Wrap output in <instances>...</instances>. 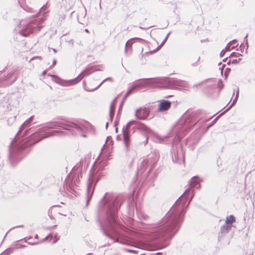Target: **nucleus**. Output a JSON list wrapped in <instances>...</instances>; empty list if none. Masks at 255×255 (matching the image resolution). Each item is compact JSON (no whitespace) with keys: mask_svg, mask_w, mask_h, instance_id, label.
<instances>
[{"mask_svg":"<svg viewBox=\"0 0 255 255\" xmlns=\"http://www.w3.org/2000/svg\"><path fill=\"white\" fill-rule=\"evenodd\" d=\"M189 186L190 188L186 189L158 225L150 229L148 235L151 240L171 238L177 233L186 212V201L183 200L191 191V188H199L200 186L197 176L191 179Z\"/></svg>","mask_w":255,"mask_h":255,"instance_id":"1","label":"nucleus"},{"mask_svg":"<svg viewBox=\"0 0 255 255\" xmlns=\"http://www.w3.org/2000/svg\"><path fill=\"white\" fill-rule=\"evenodd\" d=\"M123 202L121 197H116L109 193H105L99 205V210L105 214V220L101 224V229L103 234L114 242L128 245L130 243V238L123 236L117 231L118 225L116 218Z\"/></svg>","mask_w":255,"mask_h":255,"instance_id":"2","label":"nucleus"},{"mask_svg":"<svg viewBox=\"0 0 255 255\" xmlns=\"http://www.w3.org/2000/svg\"><path fill=\"white\" fill-rule=\"evenodd\" d=\"M58 127L66 130H71V133L73 134H76L83 131V128L74 123L68 124L60 121L51 122L47 123L44 127L39 128L37 131L30 135L29 140L31 143L29 144L30 145L34 144L45 137L63 133L64 132L62 131L53 130L51 132H46L43 134H41L48 129L56 128Z\"/></svg>","mask_w":255,"mask_h":255,"instance_id":"3","label":"nucleus"},{"mask_svg":"<svg viewBox=\"0 0 255 255\" xmlns=\"http://www.w3.org/2000/svg\"><path fill=\"white\" fill-rule=\"evenodd\" d=\"M109 159V157H108L106 160H103L98 163L95 162L90 170L87 189V206L91 200L94 191L95 186L103 175L102 171L107 165V162Z\"/></svg>","mask_w":255,"mask_h":255,"instance_id":"4","label":"nucleus"},{"mask_svg":"<svg viewBox=\"0 0 255 255\" xmlns=\"http://www.w3.org/2000/svg\"><path fill=\"white\" fill-rule=\"evenodd\" d=\"M44 20V18H41L39 20H34L28 22H26L25 20H22L16 30L19 34L23 36H27L35 30H40L42 26L40 24Z\"/></svg>","mask_w":255,"mask_h":255,"instance_id":"5","label":"nucleus"},{"mask_svg":"<svg viewBox=\"0 0 255 255\" xmlns=\"http://www.w3.org/2000/svg\"><path fill=\"white\" fill-rule=\"evenodd\" d=\"M93 72L94 70L93 68L86 69L79 74L77 77L69 80H64L56 76H53L55 78L54 81L56 83L63 86H70L78 83L84 76L89 75Z\"/></svg>","mask_w":255,"mask_h":255,"instance_id":"6","label":"nucleus"},{"mask_svg":"<svg viewBox=\"0 0 255 255\" xmlns=\"http://www.w3.org/2000/svg\"><path fill=\"white\" fill-rule=\"evenodd\" d=\"M196 121H193L191 116L184 115L177 124L176 127L179 130V134L185 133L196 123Z\"/></svg>","mask_w":255,"mask_h":255,"instance_id":"7","label":"nucleus"},{"mask_svg":"<svg viewBox=\"0 0 255 255\" xmlns=\"http://www.w3.org/2000/svg\"><path fill=\"white\" fill-rule=\"evenodd\" d=\"M158 161V157L156 155H153L151 157L145 158L140 163L138 167V172L142 173L146 169L148 166H150L149 171L152 170L155 166Z\"/></svg>","mask_w":255,"mask_h":255,"instance_id":"8","label":"nucleus"},{"mask_svg":"<svg viewBox=\"0 0 255 255\" xmlns=\"http://www.w3.org/2000/svg\"><path fill=\"white\" fill-rule=\"evenodd\" d=\"M135 123V121H130L126 125V127H124L123 128L124 142L127 151L129 150L130 144V137L129 135L128 129L129 128L130 125Z\"/></svg>","mask_w":255,"mask_h":255,"instance_id":"9","label":"nucleus"},{"mask_svg":"<svg viewBox=\"0 0 255 255\" xmlns=\"http://www.w3.org/2000/svg\"><path fill=\"white\" fill-rule=\"evenodd\" d=\"M149 86L152 87H162L164 86L165 79L162 78H147Z\"/></svg>","mask_w":255,"mask_h":255,"instance_id":"10","label":"nucleus"},{"mask_svg":"<svg viewBox=\"0 0 255 255\" xmlns=\"http://www.w3.org/2000/svg\"><path fill=\"white\" fill-rule=\"evenodd\" d=\"M149 113V112L146 108H140L136 111L135 115L139 120H144L147 118Z\"/></svg>","mask_w":255,"mask_h":255,"instance_id":"11","label":"nucleus"},{"mask_svg":"<svg viewBox=\"0 0 255 255\" xmlns=\"http://www.w3.org/2000/svg\"><path fill=\"white\" fill-rule=\"evenodd\" d=\"M159 104L158 105V111L159 112H164L168 110L171 107V103L169 101L160 100L158 101Z\"/></svg>","mask_w":255,"mask_h":255,"instance_id":"12","label":"nucleus"},{"mask_svg":"<svg viewBox=\"0 0 255 255\" xmlns=\"http://www.w3.org/2000/svg\"><path fill=\"white\" fill-rule=\"evenodd\" d=\"M138 82L133 85L134 89L141 87L149 86V82L147 79H140L137 81Z\"/></svg>","mask_w":255,"mask_h":255,"instance_id":"13","label":"nucleus"},{"mask_svg":"<svg viewBox=\"0 0 255 255\" xmlns=\"http://www.w3.org/2000/svg\"><path fill=\"white\" fill-rule=\"evenodd\" d=\"M231 225L225 224L221 227L220 232L219 234V238L225 235L231 229Z\"/></svg>","mask_w":255,"mask_h":255,"instance_id":"14","label":"nucleus"},{"mask_svg":"<svg viewBox=\"0 0 255 255\" xmlns=\"http://www.w3.org/2000/svg\"><path fill=\"white\" fill-rule=\"evenodd\" d=\"M33 118V116H31L29 119H28L26 121H25V122L23 124V125L20 128V129H19L18 132H17V133L16 134V135H15V138L16 137L17 134H19L20 133V132H21L23 130V128L24 127H28L29 126L30 123L32 121Z\"/></svg>","mask_w":255,"mask_h":255,"instance_id":"15","label":"nucleus"},{"mask_svg":"<svg viewBox=\"0 0 255 255\" xmlns=\"http://www.w3.org/2000/svg\"><path fill=\"white\" fill-rule=\"evenodd\" d=\"M14 145V141L13 140L11 141L10 145H9V157L10 160H12L14 155L15 152V148L13 147Z\"/></svg>","mask_w":255,"mask_h":255,"instance_id":"16","label":"nucleus"},{"mask_svg":"<svg viewBox=\"0 0 255 255\" xmlns=\"http://www.w3.org/2000/svg\"><path fill=\"white\" fill-rule=\"evenodd\" d=\"M134 39H137V40H143V39L140 38H131L129 40H128L126 43V45H125V52H127V50H128V47H130L131 46V45H132V41L133 40H134Z\"/></svg>","mask_w":255,"mask_h":255,"instance_id":"17","label":"nucleus"},{"mask_svg":"<svg viewBox=\"0 0 255 255\" xmlns=\"http://www.w3.org/2000/svg\"><path fill=\"white\" fill-rule=\"evenodd\" d=\"M239 90L238 89L237 92L236 97L234 99L232 104L229 106V107L225 112H224L222 114H221L220 115H223L225 112H226V111H228L231 108V107H232L236 103V102H237V100L238 99V98H239Z\"/></svg>","mask_w":255,"mask_h":255,"instance_id":"18","label":"nucleus"},{"mask_svg":"<svg viewBox=\"0 0 255 255\" xmlns=\"http://www.w3.org/2000/svg\"><path fill=\"white\" fill-rule=\"evenodd\" d=\"M235 221V217L233 215H230L226 217L225 224L231 225Z\"/></svg>","mask_w":255,"mask_h":255,"instance_id":"19","label":"nucleus"},{"mask_svg":"<svg viewBox=\"0 0 255 255\" xmlns=\"http://www.w3.org/2000/svg\"><path fill=\"white\" fill-rule=\"evenodd\" d=\"M139 128L141 130L145 131L147 133H150L151 132V129L143 124L140 125Z\"/></svg>","mask_w":255,"mask_h":255,"instance_id":"20","label":"nucleus"},{"mask_svg":"<svg viewBox=\"0 0 255 255\" xmlns=\"http://www.w3.org/2000/svg\"><path fill=\"white\" fill-rule=\"evenodd\" d=\"M47 4L48 3L47 2L46 4L43 5L39 9V12H44L43 15L44 17L47 16L46 14L47 13V11H46V10L48 8Z\"/></svg>","mask_w":255,"mask_h":255,"instance_id":"21","label":"nucleus"},{"mask_svg":"<svg viewBox=\"0 0 255 255\" xmlns=\"http://www.w3.org/2000/svg\"><path fill=\"white\" fill-rule=\"evenodd\" d=\"M13 248H10L5 250L0 255H9L13 252Z\"/></svg>","mask_w":255,"mask_h":255,"instance_id":"22","label":"nucleus"},{"mask_svg":"<svg viewBox=\"0 0 255 255\" xmlns=\"http://www.w3.org/2000/svg\"><path fill=\"white\" fill-rule=\"evenodd\" d=\"M134 90H135V89L133 86L128 88V91L127 92V93H126V94L125 95V96L124 97V100H125L127 98V97L132 92V91Z\"/></svg>","mask_w":255,"mask_h":255,"instance_id":"23","label":"nucleus"},{"mask_svg":"<svg viewBox=\"0 0 255 255\" xmlns=\"http://www.w3.org/2000/svg\"><path fill=\"white\" fill-rule=\"evenodd\" d=\"M117 98H116L111 103L110 105V112H115V107Z\"/></svg>","mask_w":255,"mask_h":255,"instance_id":"24","label":"nucleus"},{"mask_svg":"<svg viewBox=\"0 0 255 255\" xmlns=\"http://www.w3.org/2000/svg\"><path fill=\"white\" fill-rule=\"evenodd\" d=\"M166 41H167L166 39L164 38V40H163V41L162 42V43L160 44V45L156 49H155L153 51H150L149 53L152 54V53L157 51L158 50H159L162 46V45L165 43V42Z\"/></svg>","mask_w":255,"mask_h":255,"instance_id":"25","label":"nucleus"},{"mask_svg":"<svg viewBox=\"0 0 255 255\" xmlns=\"http://www.w3.org/2000/svg\"><path fill=\"white\" fill-rule=\"evenodd\" d=\"M20 5H21V6L23 8V9H24L25 10L28 11V12H32V9L27 6H24V5H23L20 2H19Z\"/></svg>","mask_w":255,"mask_h":255,"instance_id":"26","label":"nucleus"},{"mask_svg":"<svg viewBox=\"0 0 255 255\" xmlns=\"http://www.w3.org/2000/svg\"><path fill=\"white\" fill-rule=\"evenodd\" d=\"M173 82L175 85L179 86H182L184 83L183 81L178 80H174Z\"/></svg>","mask_w":255,"mask_h":255,"instance_id":"27","label":"nucleus"},{"mask_svg":"<svg viewBox=\"0 0 255 255\" xmlns=\"http://www.w3.org/2000/svg\"><path fill=\"white\" fill-rule=\"evenodd\" d=\"M112 79L110 77H108V78H106L105 80H104L101 83V84L96 88H95L94 90H96L97 89H98L104 82H105V81H111L112 82Z\"/></svg>","mask_w":255,"mask_h":255,"instance_id":"28","label":"nucleus"},{"mask_svg":"<svg viewBox=\"0 0 255 255\" xmlns=\"http://www.w3.org/2000/svg\"><path fill=\"white\" fill-rule=\"evenodd\" d=\"M218 87L221 89H222L223 87V84L222 83V81L220 80L219 81L218 84Z\"/></svg>","mask_w":255,"mask_h":255,"instance_id":"29","label":"nucleus"},{"mask_svg":"<svg viewBox=\"0 0 255 255\" xmlns=\"http://www.w3.org/2000/svg\"><path fill=\"white\" fill-rule=\"evenodd\" d=\"M114 113H115V112H110L109 116H110V121H111V122L112 121L113 119V118H114Z\"/></svg>","mask_w":255,"mask_h":255,"instance_id":"30","label":"nucleus"},{"mask_svg":"<svg viewBox=\"0 0 255 255\" xmlns=\"http://www.w3.org/2000/svg\"><path fill=\"white\" fill-rule=\"evenodd\" d=\"M66 42H68L69 44H70L72 46L73 45L74 41L72 39H70L66 40Z\"/></svg>","mask_w":255,"mask_h":255,"instance_id":"31","label":"nucleus"},{"mask_svg":"<svg viewBox=\"0 0 255 255\" xmlns=\"http://www.w3.org/2000/svg\"><path fill=\"white\" fill-rule=\"evenodd\" d=\"M241 60V59H234L232 61V63L236 64L239 62V61Z\"/></svg>","mask_w":255,"mask_h":255,"instance_id":"32","label":"nucleus"},{"mask_svg":"<svg viewBox=\"0 0 255 255\" xmlns=\"http://www.w3.org/2000/svg\"><path fill=\"white\" fill-rule=\"evenodd\" d=\"M230 44H229V43L227 45L224 50H225L226 51H230Z\"/></svg>","mask_w":255,"mask_h":255,"instance_id":"33","label":"nucleus"},{"mask_svg":"<svg viewBox=\"0 0 255 255\" xmlns=\"http://www.w3.org/2000/svg\"><path fill=\"white\" fill-rule=\"evenodd\" d=\"M230 71V68H227L225 71V75L226 76H227L228 74V73H229Z\"/></svg>","mask_w":255,"mask_h":255,"instance_id":"34","label":"nucleus"},{"mask_svg":"<svg viewBox=\"0 0 255 255\" xmlns=\"http://www.w3.org/2000/svg\"><path fill=\"white\" fill-rule=\"evenodd\" d=\"M226 53V51L225 50L223 49L221 51V53H220V56L221 57H223L224 56V55H225Z\"/></svg>","mask_w":255,"mask_h":255,"instance_id":"35","label":"nucleus"},{"mask_svg":"<svg viewBox=\"0 0 255 255\" xmlns=\"http://www.w3.org/2000/svg\"><path fill=\"white\" fill-rule=\"evenodd\" d=\"M52 214V212L50 210H49L48 211V215H49V216L50 217V218L51 219H53V217L51 215Z\"/></svg>","mask_w":255,"mask_h":255,"instance_id":"36","label":"nucleus"},{"mask_svg":"<svg viewBox=\"0 0 255 255\" xmlns=\"http://www.w3.org/2000/svg\"><path fill=\"white\" fill-rule=\"evenodd\" d=\"M236 42H237V40L236 39H234V40H233L232 41L229 42V44L232 45V44H235Z\"/></svg>","mask_w":255,"mask_h":255,"instance_id":"37","label":"nucleus"},{"mask_svg":"<svg viewBox=\"0 0 255 255\" xmlns=\"http://www.w3.org/2000/svg\"><path fill=\"white\" fill-rule=\"evenodd\" d=\"M235 55H236V53L233 52L230 54V55L229 56V57L235 56Z\"/></svg>","mask_w":255,"mask_h":255,"instance_id":"38","label":"nucleus"},{"mask_svg":"<svg viewBox=\"0 0 255 255\" xmlns=\"http://www.w3.org/2000/svg\"><path fill=\"white\" fill-rule=\"evenodd\" d=\"M56 64V60L55 59H54L53 60V62H52V66L55 65Z\"/></svg>","mask_w":255,"mask_h":255,"instance_id":"39","label":"nucleus"},{"mask_svg":"<svg viewBox=\"0 0 255 255\" xmlns=\"http://www.w3.org/2000/svg\"><path fill=\"white\" fill-rule=\"evenodd\" d=\"M225 66V64H223L222 66V68L220 67L219 68L221 69V72L222 73L223 72V68Z\"/></svg>","mask_w":255,"mask_h":255,"instance_id":"40","label":"nucleus"},{"mask_svg":"<svg viewBox=\"0 0 255 255\" xmlns=\"http://www.w3.org/2000/svg\"><path fill=\"white\" fill-rule=\"evenodd\" d=\"M30 245H36L38 244V243H31V242H29L28 243Z\"/></svg>","mask_w":255,"mask_h":255,"instance_id":"41","label":"nucleus"},{"mask_svg":"<svg viewBox=\"0 0 255 255\" xmlns=\"http://www.w3.org/2000/svg\"><path fill=\"white\" fill-rule=\"evenodd\" d=\"M170 32H169V33L166 35V36H165V38H166V40H167V39H168V36H169V35H170Z\"/></svg>","mask_w":255,"mask_h":255,"instance_id":"42","label":"nucleus"},{"mask_svg":"<svg viewBox=\"0 0 255 255\" xmlns=\"http://www.w3.org/2000/svg\"><path fill=\"white\" fill-rule=\"evenodd\" d=\"M175 158L176 160L177 159V158H178V153H177V154H176L175 153Z\"/></svg>","mask_w":255,"mask_h":255,"instance_id":"43","label":"nucleus"},{"mask_svg":"<svg viewBox=\"0 0 255 255\" xmlns=\"http://www.w3.org/2000/svg\"><path fill=\"white\" fill-rule=\"evenodd\" d=\"M238 55H241V56H242V55H241V54H239V53H236V55H235V57H238Z\"/></svg>","mask_w":255,"mask_h":255,"instance_id":"44","label":"nucleus"},{"mask_svg":"<svg viewBox=\"0 0 255 255\" xmlns=\"http://www.w3.org/2000/svg\"><path fill=\"white\" fill-rule=\"evenodd\" d=\"M122 106H123V105H122V103H121L120 104V107H119V111L121 110V109L122 108Z\"/></svg>","mask_w":255,"mask_h":255,"instance_id":"45","label":"nucleus"},{"mask_svg":"<svg viewBox=\"0 0 255 255\" xmlns=\"http://www.w3.org/2000/svg\"><path fill=\"white\" fill-rule=\"evenodd\" d=\"M247 37H248V35H246V36L245 37V39H246V44H248V41H247Z\"/></svg>","mask_w":255,"mask_h":255,"instance_id":"46","label":"nucleus"},{"mask_svg":"<svg viewBox=\"0 0 255 255\" xmlns=\"http://www.w3.org/2000/svg\"><path fill=\"white\" fill-rule=\"evenodd\" d=\"M10 76H11V75H10V74L7 75L6 76V79H7L9 78Z\"/></svg>","mask_w":255,"mask_h":255,"instance_id":"47","label":"nucleus"},{"mask_svg":"<svg viewBox=\"0 0 255 255\" xmlns=\"http://www.w3.org/2000/svg\"><path fill=\"white\" fill-rule=\"evenodd\" d=\"M52 50L53 51V52H54L55 53H56L57 52V50H56L55 49H54V48H53V49H52Z\"/></svg>","mask_w":255,"mask_h":255,"instance_id":"48","label":"nucleus"},{"mask_svg":"<svg viewBox=\"0 0 255 255\" xmlns=\"http://www.w3.org/2000/svg\"><path fill=\"white\" fill-rule=\"evenodd\" d=\"M108 124H109L108 122H107V123H106V128H108Z\"/></svg>","mask_w":255,"mask_h":255,"instance_id":"49","label":"nucleus"},{"mask_svg":"<svg viewBox=\"0 0 255 255\" xmlns=\"http://www.w3.org/2000/svg\"><path fill=\"white\" fill-rule=\"evenodd\" d=\"M49 236H46L45 239H44V240H46L47 239H48V238H49Z\"/></svg>","mask_w":255,"mask_h":255,"instance_id":"50","label":"nucleus"},{"mask_svg":"<svg viewBox=\"0 0 255 255\" xmlns=\"http://www.w3.org/2000/svg\"><path fill=\"white\" fill-rule=\"evenodd\" d=\"M227 58H228L227 57V58H226L224 59L223 60V61H224V62H226V60H227Z\"/></svg>","mask_w":255,"mask_h":255,"instance_id":"51","label":"nucleus"},{"mask_svg":"<svg viewBox=\"0 0 255 255\" xmlns=\"http://www.w3.org/2000/svg\"><path fill=\"white\" fill-rule=\"evenodd\" d=\"M232 62L230 60L229 61L227 62V64H230V63Z\"/></svg>","mask_w":255,"mask_h":255,"instance_id":"52","label":"nucleus"},{"mask_svg":"<svg viewBox=\"0 0 255 255\" xmlns=\"http://www.w3.org/2000/svg\"><path fill=\"white\" fill-rule=\"evenodd\" d=\"M193 195H192V196L191 197V198H190V199L189 200V201L188 204H189V203H190V202L191 201V200L192 198H193Z\"/></svg>","mask_w":255,"mask_h":255,"instance_id":"53","label":"nucleus"},{"mask_svg":"<svg viewBox=\"0 0 255 255\" xmlns=\"http://www.w3.org/2000/svg\"><path fill=\"white\" fill-rule=\"evenodd\" d=\"M141 63L142 64H144V63H145V61H143V60H142V61H141Z\"/></svg>","mask_w":255,"mask_h":255,"instance_id":"54","label":"nucleus"},{"mask_svg":"<svg viewBox=\"0 0 255 255\" xmlns=\"http://www.w3.org/2000/svg\"><path fill=\"white\" fill-rule=\"evenodd\" d=\"M158 139L159 140V142H161V139L159 137H157Z\"/></svg>","mask_w":255,"mask_h":255,"instance_id":"55","label":"nucleus"},{"mask_svg":"<svg viewBox=\"0 0 255 255\" xmlns=\"http://www.w3.org/2000/svg\"><path fill=\"white\" fill-rule=\"evenodd\" d=\"M46 74V71H44L42 73V74L43 75H45Z\"/></svg>","mask_w":255,"mask_h":255,"instance_id":"56","label":"nucleus"},{"mask_svg":"<svg viewBox=\"0 0 255 255\" xmlns=\"http://www.w3.org/2000/svg\"><path fill=\"white\" fill-rule=\"evenodd\" d=\"M36 58V57H32V58L30 59V61H31V60H32L33 59H34V58Z\"/></svg>","mask_w":255,"mask_h":255,"instance_id":"57","label":"nucleus"},{"mask_svg":"<svg viewBox=\"0 0 255 255\" xmlns=\"http://www.w3.org/2000/svg\"><path fill=\"white\" fill-rule=\"evenodd\" d=\"M85 31L86 32H89L88 30V29H86L85 30Z\"/></svg>","mask_w":255,"mask_h":255,"instance_id":"58","label":"nucleus"},{"mask_svg":"<svg viewBox=\"0 0 255 255\" xmlns=\"http://www.w3.org/2000/svg\"><path fill=\"white\" fill-rule=\"evenodd\" d=\"M35 238L36 239L38 238V235H36L35 236Z\"/></svg>","mask_w":255,"mask_h":255,"instance_id":"59","label":"nucleus"},{"mask_svg":"<svg viewBox=\"0 0 255 255\" xmlns=\"http://www.w3.org/2000/svg\"><path fill=\"white\" fill-rule=\"evenodd\" d=\"M125 100H124V99H123V101L121 103H122V105L123 104V103L124 102Z\"/></svg>","mask_w":255,"mask_h":255,"instance_id":"60","label":"nucleus"},{"mask_svg":"<svg viewBox=\"0 0 255 255\" xmlns=\"http://www.w3.org/2000/svg\"><path fill=\"white\" fill-rule=\"evenodd\" d=\"M92 255V253H89V254H88L87 255Z\"/></svg>","mask_w":255,"mask_h":255,"instance_id":"61","label":"nucleus"},{"mask_svg":"<svg viewBox=\"0 0 255 255\" xmlns=\"http://www.w3.org/2000/svg\"><path fill=\"white\" fill-rule=\"evenodd\" d=\"M143 56H144V55H143H143H142V56H141V59H142V58H143Z\"/></svg>","mask_w":255,"mask_h":255,"instance_id":"62","label":"nucleus"},{"mask_svg":"<svg viewBox=\"0 0 255 255\" xmlns=\"http://www.w3.org/2000/svg\"><path fill=\"white\" fill-rule=\"evenodd\" d=\"M221 64H222V63H221V62H220V63H219V65H221Z\"/></svg>","mask_w":255,"mask_h":255,"instance_id":"63","label":"nucleus"},{"mask_svg":"<svg viewBox=\"0 0 255 255\" xmlns=\"http://www.w3.org/2000/svg\"><path fill=\"white\" fill-rule=\"evenodd\" d=\"M56 227V226H54L52 227V229H53L54 228H55Z\"/></svg>","mask_w":255,"mask_h":255,"instance_id":"64","label":"nucleus"}]
</instances>
